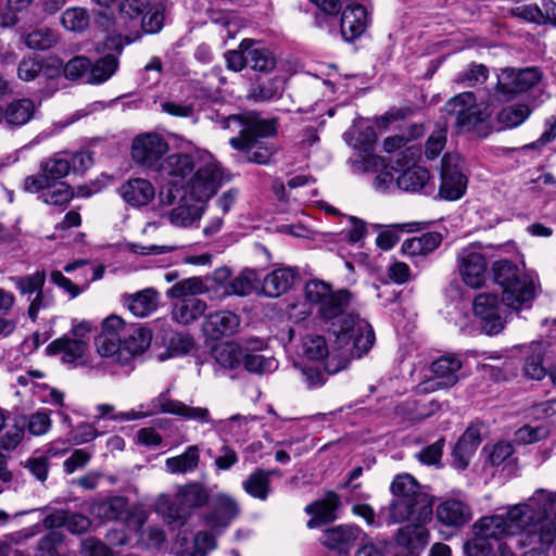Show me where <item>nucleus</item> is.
Segmentation results:
<instances>
[{"instance_id":"nucleus-46","label":"nucleus","mask_w":556,"mask_h":556,"mask_svg":"<svg viewBox=\"0 0 556 556\" xmlns=\"http://www.w3.org/2000/svg\"><path fill=\"white\" fill-rule=\"evenodd\" d=\"M305 301L317 313L334 292L331 285L320 279H309L303 288Z\"/></svg>"},{"instance_id":"nucleus-1","label":"nucleus","mask_w":556,"mask_h":556,"mask_svg":"<svg viewBox=\"0 0 556 556\" xmlns=\"http://www.w3.org/2000/svg\"><path fill=\"white\" fill-rule=\"evenodd\" d=\"M352 298L346 289L336 290L316 314L320 320L329 324V330L336 338L334 344L341 351L338 365L332 366V359L328 362L327 372L330 375L346 368L351 358L367 353L375 342L371 326L350 312Z\"/></svg>"},{"instance_id":"nucleus-18","label":"nucleus","mask_w":556,"mask_h":556,"mask_svg":"<svg viewBox=\"0 0 556 556\" xmlns=\"http://www.w3.org/2000/svg\"><path fill=\"white\" fill-rule=\"evenodd\" d=\"M362 534L363 530L356 525H339L326 529L319 542L330 551L348 553Z\"/></svg>"},{"instance_id":"nucleus-44","label":"nucleus","mask_w":556,"mask_h":556,"mask_svg":"<svg viewBox=\"0 0 556 556\" xmlns=\"http://www.w3.org/2000/svg\"><path fill=\"white\" fill-rule=\"evenodd\" d=\"M545 349L540 342H532L525 352L523 372L527 377L541 380L546 376L543 365Z\"/></svg>"},{"instance_id":"nucleus-29","label":"nucleus","mask_w":556,"mask_h":556,"mask_svg":"<svg viewBox=\"0 0 556 556\" xmlns=\"http://www.w3.org/2000/svg\"><path fill=\"white\" fill-rule=\"evenodd\" d=\"M240 49L248 50V66L251 70L267 73L276 67L277 61L274 53L254 40L243 39L240 42Z\"/></svg>"},{"instance_id":"nucleus-35","label":"nucleus","mask_w":556,"mask_h":556,"mask_svg":"<svg viewBox=\"0 0 556 556\" xmlns=\"http://www.w3.org/2000/svg\"><path fill=\"white\" fill-rule=\"evenodd\" d=\"M430 174L421 166L405 169L396 179L397 187L407 192L430 193L433 186L429 185Z\"/></svg>"},{"instance_id":"nucleus-36","label":"nucleus","mask_w":556,"mask_h":556,"mask_svg":"<svg viewBox=\"0 0 556 556\" xmlns=\"http://www.w3.org/2000/svg\"><path fill=\"white\" fill-rule=\"evenodd\" d=\"M302 354L304 357L311 361H323L326 356L329 355V358L325 364L326 370L329 361L332 359V366H336L339 364L341 358V351H339L336 345L333 348L332 353L329 354L326 339L323 336L306 337L303 340Z\"/></svg>"},{"instance_id":"nucleus-62","label":"nucleus","mask_w":556,"mask_h":556,"mask_svg":"<svg viewBox=\"0 0 556 556\" xmlns=\"http://www.w3.org/2000/svg\"><path fill=\"white\" fill-rule=\"evenodd\" d=\"M142 17V29L147 34L159 33L164 23V8L161 3L150 4Z\"/></svg>"},{"instance_id":"nucleus-63","label":"nucleus","mask_w":556,"mask_h":556,"mask_svg":"<svg viewBox=\"0 0 556 556\" xmlns=\"http://www.w3.org/2000/svg\"><path fill=\"white\" fill-rule=\"evenodd\" d=\"M90 70V59L84 55H77L71 59L65 65L62 64L61 72L71 80H77L86 77L88 79Z\"/></svg>"},{"instance_id":"nucleus-7","label":"nucleus","mask_w":556,"mask_h":556,"mask_svg":"<svg viewBox=\"0 0 556 556\" xmlns=\"http://www.w3.org/2000/svg\"><path fill=\"white\" fill-rule=\"evenodd\" d=\"M89 511L102 520H121L130 530H140L148 520L146 510L130 506L124 496H112L90 504Z\"/></svg>"},{"instance_id":"nucleus-11","label":"nucleus","mask_w":556,"mask_h":556,"mask_svg":"<svg viewBox=\"0 0 556 556\" xmlns=\"http://www.w3.org/2000/svg\"><path fill=\"white\" fill-rule=\"evenodd\" d=\"M466 189L467 177L463 172V159L458 154H445L441 165L440 197L448 201L458 200Z\"/></svg>"},{"instance_id":"nucleus-26","label":"nucleus","mask_w":556,"mask_h":556,"mask_svg":"<svg viewBox=\"0 0 556 556\" xmlns=\"http://www.w3.org/2000/svg\"><path fill=\"white\" fill-rule=\"evenodd\" d=\"M240 325L239 317L228 311L210 314L203 323V331L211 339L235 333Z\"/></svg>"},{"instance_id":"nucleus-40","label":"nucleus","mask_w":556,"mask_h":556,"mask_svg":"<svg viewBox=\"0 0 556 556\" xmlns=\"http://www.w3.org/2000/svg\"><path fill=\"white\" fill-rule=\"evenodd\" d=\"M176 544L181 548L180 556H205L216 546L215 538L207 531H200L195 534L190 546L187 545V538L178 535Z\"/></svg>"},{"instance_id":"nucleus-61","label":"nucleus","mask_w":556,"mask_h":556,"mask_svg":"<svg viewBox=\"0 0 556 556\" xmlns=\"http://www.w3.org/2000/svg\"><path fill=\"white\" fill-rule=\"evenodd\" d=\"M94 5V20L99 27L109 31L114 26V4L116 0H91Z\"/></svg>"},{"instance_id":"nucleus-10","label":"nucleus","mask_w":556,"mask_h":556,"mask_svg":"<svg viewBox=\"0 0 556 556\" xmlns=\"http://www.w3.org/2000/svg\"><path fill=\"white\" fill-rule=\"evenodd\" d=\"M541 79L542 73L538 67L503 68L497 75L495 94L501 101H510L536 86Z\"/></svg>"},{"instance_id":"nucleus-22","label":"nucleus","mask_w":556,"mask_h":556,"mask_svg":"<svg viewBox=\"0 0 556 556\" xmlns=\"http://www.w3.org/2000/svg\"><path fill=\"white\" fill-rule=\"evenodd\" d=\"M525 507L526 527L522 534L526 535L530 543H540L542 545H551L556 540V525L548 516H530L527 507Z\"/></svg>"},{"instance_id":"nucleus-45","label":"nucleus","mask_w":556,"mask_h":556,"mask_svg":"<svg viewBox=\"0 0 556 556\" xmlns=\"http://www.w3.org/2000/svg\"><path fill=\"white\" fill-rule=\"evenodd\" d=\"M442 242V236L439 232H427L420 237L406 239L402 244V252L416 256L427 255L434 251Z\"/></svg>"},{"instance_id":"nucleus-19","label":"nucleus","mask_w":556,"mask_h":556,"mask_svg":"<svg viewBox=\"0 0 556 556\" xmlns=\"http://www.w3.org/2000/svg\"><path fill=\"white\" fill-rule=\"evenodd\" d=\"M340 506L339 495L333 491L327 492L323 498L305 506L304 511L311 516L306 527L315 529L334 521L338 518L337 510Z\"/></svg>"},{"instance_id":"nucleus-32","label":"nucleus","mask_w":556,"mask_h":556,"mask_svg":"<svg viewBox=\"0 0 556 556\" xmlns=\"http://www.w3.org/2000/svg\"><path fill=\"white\" fill-rule=\"evenodd\" d=\"M62 62L58 59L51 60L46 65L38 59L24 58L17 67V75L24 81L34 80L39 75L52 77L61 74Z\"/></svg>"},{"instance_id":"nucleus-9","label":"nucleus","mask_w":556,"mask_h":556,"mask_svg":"<svg viewBox=\"0 0 556 556\" xmlns=\"http://www.w3.org/2000/svg\"><path fill=\"white\" fill-rule=\"evenodd\" d=\"M525 507L514 506L506 515H493L481 518L475 530L485 539L500 540L508 535H520L526 527Z\"/></svg>"},{"instance_id":"nucleus-53","label":"nucleus","mask_w":556,"mask_h":556,"mask_svg":"<svg viewBox=\"0 0 556 556\" xmlns=\"http://www.w3.org/2000/svg\"><path fill=\"white\" fill-rule=\"evenodd\" d=\"M243 365L248 371L257 375L269 374L278 368L276 358L248 352L244 353Z\"/></svg>"},{"instance_id":"nucleus-57","label":"nucleus","mask_w":556,"mask_h":556,"mask_svg":"<svg viewBox=\"0 0 556 556\" xmlns=\"http://www.w3.org/2000/svg\"><path fill=\"white\" fill-rule=\"evenodd\" d=\"M40 170L46 175L50 182L65 177L71 172L70 161L54 155L40 163Z\"/></svg>"},{"instance_id":"nucleus-21","label":"nucleus","mask_w":556,"mask_h":556,"mask_svg":"<svg viewBox=\"0 0 556 556\" xmlns=\"http://www.w3.org/2000/svg\"><path fill=\"white\" fill-rule=\"evenodd\" d=\"M350 1L342 11L340 25L342 37L346 41H352L363 35L369 23L366 8Z\"/></svg>"},{"instance_id":"nucleus-31","label":"nucleus","mask_w":556,"mask_h":556,"mask_svg":"<svg viewBox=\"0 0 556 556\" xmlns=\"http://www.w3.org/2000/svg\"><path fill=\"white\" fill-rule=\"evenodd\" d=\"M296 278L298 273L293 268H278L264 278V294L269 298L280 296L291 289Z\"/></svg>"},{"instance_id":"nucleus-4","label":"nucleus","mask_w":556,"mask_h":556,"mask_svg":"<svg viewBox=\"0 0 556 556\" xmlns=\"http://www.w3.org/2000/svg\"><path fill=\"white\" fill-rule=\"evenodd\" d=\"M390 491L394 498L389 506L388 525L403 522L406 518L431 519L432 497L413 476L397 475Z\"/></svg>"},{"instance_id":"nucleus-6","label":"nucleus","mask_w":556,"mask_h":556,"mask_svg":"<svg viewBox=\"0 0 556 556\" xmlns=\"http://www.w3.org/2000/svg\"><path fill=\"white\" fill-rule=\"evenodd\" d=\"M210 492L200 482H189L180 485L172 501L163 510L165 522L172 527H182L194 511L208 503Z\"/></svg>"},{"instance_id":"nucleus-47","label":"nucleus","mask_w":556,"mask_h":556,"mask_svg":"<svg viewBox=\"0 0 556 556\" xmlns=\"http://www.w3.org/2000/svg\"><path fill=\"white\" fill-rule=\"evenodd\" d=\"M531 114L530 108L525 103H516L503 108L496 114V122L501 129H510L520 126Z\"/></svg>"},{"instance_id":"nucleus-59","label":"nucleus","mask_w":556,"mask_h":556,"mask_svg":"<svg viewBox=\"0 0 556 556\" xmlns=\"http://www.w3.org/2000/svg\"><path fill=\"white\" fill-rule=\"evenodd\" d=\"M489 77V70L483 64L470 63L467 68L460 72L456 83L466 87H476L484 84Z\"/></svg>"},{"instance_id":"nucleus-27","label":"nucleus","mask_w":556,"mask_h":556,"mask_svg":"<svg viewBox=\"0 0 556 556\" xmlns=\"http://www.w3.org/2000/svg\"><path fill=\"white\" fill-rule=\"evenodd\" d=\"M152 333L144 327H135L123 340L119 358L128 366L132 359L142 354L151 344Z\"/></svg>"},{"instance_id":"nucleus-48","label":"nucleus","mask_w":556,"mask_h":556,"mask_svg":"<svg viewBox=\"0 0 556 556\" xmlns=\"http://www.w3.org/2000/svg\"><path fill=\"white\" fill-rule=\"evenodd\" d=\"M517 506H526L530 516H548L556 506V491L549 492L545 489H539L527 503Z\"/></svg>"},{"instance_id":"nucleus-52","label":"nucleus","mask_w":556,"mask_h":556,"mask_svg":"<svg viewBox=\"0 0 556 556\" xmlns=\"http://www.w3.org/2000/svg\"><path fill=\"white\" fill-rule=\"evenodd\" d=\"M283 92L282 78H270L254 87L250 92V98L254 101H271L280 99Z\"/></svg>"},{"instance_id":"nucleus-24","label":"nucleus","mask_w":556,"mask_h":556,"mask_svg":"<svg viewBox=\"0 0 556 556\" xmlns=\"http://www.w3.org/2000/svg\"><path fill=\"white\" fill-rule=\"evenodd\" d=\"M43 525L49 529L65 527L70 532L80 534L89 529L91 521L83 514L55 509L45 517Z\"/></svg>"},{"instance_id":"nucleus-43","label":"nucleus","mask_w":556,"mask_h":556,"mask_svg":"<svg viewBox=\"0 0 556 556\" xmlns=\"http://www.w3.org/2000/svg\"><path fill=\"white\" fill-rule=\"evenodd\" d=\"M271 470L256 469L242 482L243 490L252 497L265 501L270 493Z\"/></svg>"},{"instance_id":"nucleus-38","label":"nucleus","mask_w":556,"mask_h":556,"mask_svg":"<svg viewBox=\"0 0 556 556\" xmlns=\"http://www.w3.org/2000/svg\"><path fill=\"white\" fill-rule=\"evenodd\" d=\"M200 463V448L198 445H189L180 455L168 457L165 460V469L173 475L193 472Z\"/></svg>"},{"instance_id":"nucleus-39","label":"nucleus","mask_w":556,"mask_h":556,"mask_svg":"<svg viewBox=\"0 0 556 556\" xmlns=\"http://www.w3.org/2000/svg\"><path fill=\"white\" fill-rule=\"evenodd\" d=\"M215 362L226 369H235L243 362V350L240 344L233 341H226L215 344L211 351Z\"/></svg>"},{"instance_id":"nucleus-23","label":"nucleus","mask_w":556,"mask_h":556,"mask_svg":"<svg viewBox=\"0 0 556 556\" xmlns=\"http://www.w3.org/2000/svg\"><path fill=\"white\" fill-rule=\"evenodd\" d=\"M435 516L441 523L457 528L469 522L472 513L465 502L457 498H447L438 505Z\"/></svg>"},{"instance_id":"nucleus-12","label":"nucleus","mask_w":556,"mask_h":556,"mask_svg":"<svg viewBox=\"0 0 556 556\" xmlns=\"http://www.w3.org/2000/svg\"><path fill=\"white\" fill-rule=\"evenodd\" d=\"M162 414L176 415L185 420L195 421L200 425H210L212 428H217L218 425L225 421L216 422L211 415L207 407L190 406L181 401L173 400L168 396V391L161 393ZM242 421L247 422V418L240 415L231 416L226 422Z\"/></svg>"},{"instance_id":"nucleus-13","label":"nucleus","mask_w":556,"mask_h":556,"mask_svg":"<svg viewBox=\"0 0 556 556\" xmlns=\"http://www.w3.org/2000/svg\"><path fill=\"white\" fill-rule=\"evenodd\" d=\"M168 144L164 138L154 132L137 136L131 144V156L136 163L147 167L155 166L167 152Z\"/></svg>"},{"instance_id":"nucleus-15","label":"nucleus","mask_w":556,"mask_h":556,"mask_svg":"<svg viewBox=\"0 0 556 556\" xmlns=\"http://www.w3.org/2000/svg\"><path fill=\"white\" fill-rule=\"evenodd\" d=\"M462 361L455 355H444L431 364L432 376L426 381L425 390L434 391L454 387L460 378Z\"/></svg>"},{"instance_id":"nucleus-55","label":"nucleus","mask_w":556,"mask_h":556,"mask_svg":"<svg viewBox=\"0 0 556 556\" xmlns=\"http://www.w3.org/2000/svg\"><path fill=\"white\" fill-rule=\"evenodd\" d=\"M73 194V190L67 184L59 181L51 182V186H49L39 198L46 204L62 206L66 205L72 200Z\"/></svg>"},{"instance_id":"nucleus-5","label":"nucleus","mask_w":556,"mask_h":556,"mask_svg":"<svg viewBox=\"0 0 556 556\" xmlns=\"http://www.w3.org/2000/svg\"><path fill=\"white\" fill-rule=\"evenodd\" d=\"M198 169L186 184L185 195L204 205L226 179L220 163L205 150L197 151Z\"/></svg>"},{"instance_id":"nucleus-37","label":"nucleus","mask_w":556,"mask_h":556,"mask_svg":"<svg viewBox=\"0 0 556 556\" xmlns=\"http://www.w3.org/2000/svg\"><path fill=\"white\" fill-rule=\"evenodd\" d=\"M188 200L189 198L185 195L181 199V203L168 213L167 217L172 225L176 227H189L202 217L204 205L198 202L189 204Z\"/></svg>"},{"instance_id":"nucleus-41","label":"nucleus","mask_w":556,"mask_h":556,"mask_svg":"<svg viewBox=\"0 0 556 556\" xmlns=\"http://www.w3.org/2000/svg\"><path fill=\"white\" fill-rule=\"evenodd\" d=\"M36 106L30 99H17L12 101L3 112L7 125L20 127L27 124L34 116Z\"/></svg>"},{"instance_id":"nucleus-60","label":"nucleus","mask_w":556,"mask_h":556,"mask_svg":"<svg viewBox=\"0 0 556 556\" xmlns=\"http://www.w3.org/2000/svg\"><path fill=\"white\" fill-rule=\"evenodd\" d=\"M417 225H418L417 223H406V224L393 225L392 228L381 231L377 236L376 243L381 250H384V251L391 250L400 240V237H399L396 230L407 231V232L416 231Z\"/></svg>"},{"instance_id":"nucleus-51","label":"nucleus","mask_w":556,"mask_h":556,"mask_svg":"<svg viewBox=\"0 0 556 556\" xmlns=\"http://www.w3.org/2000/svg\"><path fill=\"white\" fill-rule=\"evenodd\" d=\"M90 16L86 9L74 7L66 9L61 15L62 25L71 31L81 33L89 26Z\"/></svg>"},{"instance_id":"nucleus-30","label":"nucleus","mask_w":556,"mask_h":556,"mask_svg":"<svg viewBox=\"0 0 556 556\" xmlns=\"http://www.w3.org/2000/svg\"><path fill=\"white\" fill-rule=\"evenodd\" d=\"M87 346V341L83 339L64 336L52 341L47 346V352L51 355L60 354L63 363L74 364L84 356Z\"/></svg>"},{"instance_id":"nucleus-14","label":"nucleus","mask_w":556,"mask_h":556,"mask_svg":"<svg viewBox=\"0 0 556 556\" xmlns=\"http://www.w3.org/2000/svg\"><path fill=\"white\" fill-rule=\"evenodd\" d=\"M473 313L481 320L483 332L489 336L500 333L505 325L501 314L498 298L493 293H481L475 298Z\"/></svg>"},{"instance_id":"nucleus-49","label":"nucleus","mask_w":556,"mask_h":556,"mask_svg":"<svg viewBox=\"0 0 556 556\" xmlns=\"http://www.w3.org/2000/svg\"><path fill=\"white\" fill-rule=\"evenodd\" d=\"M207 292V287L200 277H190L176 282L166 292L170 299L197 298Z\"/></svg>"},{"instance_id":"nucleus-8","label":"nucleus","mask_w":556,"mask_h":556,"mask_svg":"<svg viewBox=\"0 0 556 556\" xmlns=\"http://www.w3.org/2000/svg\"><path fill=\"white\" fill-rule=\"evenodd\" d=\"M447 114L455 116V127L458 132L476 130L484 124L488 114L477 104L473 92L466 91L450 99L445 104Z\"/></svg>"},{"instance_id":"nucleus-50","label":"nucleus","mask_w":556,"mask_h":556,"mask_svg":"<svg viewBox=\"0 0 556 556\" xmlns=\"http://www.w3.org/2000/svg\"><path fill=\"white\" fill-rule=\"evenodd\" d=\"M97 353L106 359V364L125 366L119 358V352L123 349V341L119 338L108 334H99L96 339Z\"/></svg>"},{"instance_id":"nucleus-42","label":"nucleus","mask_w":556,"mask_h":556,"mask_svg":"<svg viewBox=\"0 0 556 556\" xmlns=\"http://www.w3.org/2000/svg\"><path fill=\"white\" fill-rule=\"evenodd\" d=\"M118 67V56L113 53H108L93 63L90 61V70L87 83L91 85L103 84L113 77V75H115Z\"/></svg>"},{"instance_id":"nucleus-28","label":"nucleus","mask_w":556,"mask_h":556,"mask_svg":"<svg viewBox=\"0 0 556 556\" xmlns=\"http://www.w3.org/2000/svg\"><path fill=\"white\" fill-rule=\"evenodd\" d=\"M428 520L429 519L418 520L417 518H406L404 521H409V523L399 529L396 542L412 549L424 547L429 539V532L425 526Z\"/></svg>"},{"instance_id":"nucleus-56","label":"nucleus","mask_w":556,"mask_h":556,"mask_svg":"<svg viewBox=\"0 0 556 556\" xmlns=\"http://www.w3.org/2000/svg\"><path fill=\"white\" fill-rule=\"evenodd\" d=\"M257 280L256 271L252 269H244L237 276L226 288V295H249L254 289V282Z\"/></svg>"},{"instance_id":"nucleus-20","label":"nucleus","mask_w":556,"mask_h":556,"mask_svg":"<svg viewBox=\"0 0 556 556\" xmlns=\"http://www.w3.org/2000/svg\"><path fill=\"white\" fill-rule=\"evenodd\" d=\"M240 508L237 501L225 493L216 494L212 510L205 516V522L215 530L226 529L230 522L239 515Z\"/></svg>"},{"instance_id":"nucleus-3","label":"nucleus","mask_w":556,"mask_h":556,"mask_svg":"<svg viewBox=\"0 0 556 556\" xmlns=\"http://www.w3.org/2000/svg\"><path fill=\"white\" fill-rule=\"evenodd\" d=\"M494 282L502 289V302L514 311L530 308L540 289L536 277L508 260H498L491 267Z\"/></svg>"},{"instance_id":"nucleus-25","label":"nucleus","mask_w":556,"mask_h":556,"mask_svg":"<svg viewBox=\"0 0 556 556\" xmlns=\"http://www.w3.org/2000/svg\"><path fill=\"white\" fill-rule=\"evenodd\" d=\"M123 200L134 206L148 205L155 197L153 185L143 178H132L126 181L119 189Z\"/></svg>"},{"instance_id":"nucleus-17","label":"nucleus","mask_w":556,"mask_h":556,"mask_svg":"<svg viewBox=\"0 0 556 556\" xmlns=\"http://www.w3.org/2000/svg\"><path fill=\"white\" fill-rule=\"evenodd\" d=\"M197 153L194 157L186 153L168 155L157 167L160 176L170 185H180L194 172Z\"/></svg>"},{"instance_id":"nucleus-64","label":"nucleus","mask_w":556,"mask_h":556,"mask_svg":"<svg viewBox=\"0 0 556 556\" xmlns=\"http://www.w3.org/2000/svg\"><path fill=\"white\" fill-rule=\"evenodd\" d=\"M15 287L23 294H31L34 292L42 291V287L46 281V273L43 270H37L36 273L24 276V277H14L12 278Z\"/></svg>"},{"instance_id":"nucleus-54","label":"nucleus","mask_w":556,"mask_h":556,"mask_svg":"<svg viewBox=\"0 0 556 556\" xmlns=\"http://www.w3.org/2000/svg\"><path fill=\"white\" fill-rule=\"evenodd\" d=\"M160 400L161 393L156 397L151 400L149 403L141 404L139 406V410L131 409L129 412L114 414L110 418L115 421H131L150 417L156 414H162V407H160Z\"/></svg>"},{"instance_id":"nucleus-33","label":"nucleus","mask_w":556,"mask_h":556,"mask_svg":"<svg viewBox=\"0 0 556 556\" xmlns=\"http://www.w3.org/2000/svg\"><path fill=\"white\" fill-rule=\"evenodd\" d=\"M207 308L206 302L198 298H185L177 300L173 306V319L184 326L190 325L204 315Z\"/></svg>"},{"instance_id":"nucleus-16","label":"nucleus","mask_w":556,"mask_h":556,"mask_svg":"<svg viewBox=\"0 0 556 556\" xmlns=\"http://www.w3.org/2000/svg\"><path fill=\"white\" fill-rule=\"evenodd\" d=\"M458 270L464 283L472 289L485 282L486 262L482 253L473 248H465L457 255Z\"/></svg>"},{"instance_id":"nucleus-58","label":"nucleus","mask_w":556,"mask_h":556,"mask_svg":"<svg viewBox=\"0 0 556 556\" xmlns=\"http://www.w3.org/2000/svg\"><path fill=\"white\" fill-rule=\"evenodd\" d=\"M58 41V34L50 28H37L25 37V43L30 49L46 50Z\"/></svg>"},{"instance_id":"nucleus-34","label":"nucleus","mask_w":556,"mask_h":556,"mask_svg":"<svg viewBox=\"0 0 556 556\" xmlns=\"http://www.w3.org/2000/svg\"><path fill=\"white\" fill-rule=\"evenodd\" d=\"M125 305L132 315L144 318L156 311L159 306V293L152 288L143 289L134 294H129L125 299Z\"/></svg>"},{"instance_id":"nucleus-2","label":"nucleus","mask_w":556,"mask_h":556,"mask_svg":"<svg viewBox=\"0 0 556 556\" xmlns=\"http://www.w3.org/2000/svg\"><path fill=\"white\" fill-rule=\"evenodd\" d=\"M220 126L224 129L237 130L238 136L230 138L232 149L244 154L247 162L268 165L278 149L275 144L263 139L274 137L277 134V121L264 119L256 113H244L223 117Z\"/></svg>"}]
</instances>
